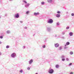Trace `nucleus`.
<instances>
[{
    "instance_id": "obj_1",
    "label": "nucleus",
    "mask_w": 74,
    "mask_h": 74,
    "mask_svg": "<svg viewBox=\"0 0 74 74\" xmlns=\"http://www.w3.org/2000/svg\"><path fill=\"white\" fill-rule=\"evenodd\" d=\"M23 1L25 4H25V8H28L29 7V5H30V4L27 3V1L25 0H24Z\"/></svg>"
},
{
    "instance_id": "obj_2",
    "label": "nucleus",
    "mask_w": 74,
    "mask_h": 74,
    "mask_svg": "<svg viewBox=\"0 0 74 74\" xmlns=\"http://www.w3.org/2000/svg\"><path fill=\"white\" fill-rule=\"evenodd\" d=\"M11 56L12 58H15L16 57V54L15 53H13L11 54Z\"/></svg>"
},
{
    "instance_id": "obj_3",
    "label": "nucleus",
    "mask_w": 74,
    "mask_h": 74,
    "mask_svg": "<svg viewBox=\"0 0 74 74\" xmlns=\"http://www.w3.org/2000/svg\"><path fill=\"white\" fill-rule=\"evenodd\" d=\"M48 72L50 74H52V73H53V70L51 68H50L49 69Z\"/></svg>"
},
{
    "instance_id": "obj_4",
    "label": "nucleus",
    "mask_w": 74,
    "mask_h": 74,
    "mask_svg": "<svg viewBox=\"0 0 74 74\" xmlns=\"http://www.w3.org/2000/svg\"><path fill=\"white\" fill-rule=\"evenodd\" d=\"M53 20L52 19H50L48 20V21L47 22V23H50V24H51L53 23Z\"/></svg>"
},
{
    "instance_id": "obj_5",
    "label": "nucleus",
    "mask_w": 74,
    "mask_h": 74,
    "mask_svg": "<svg viewBox=\"0 0 74 74\" xmlns=\"http://www.w3.org/2000/svg\"><path fill=\"white\" fill-rule=\"evenodd\" d=\"M15 17H16V18H19V13H16L15 14Z\"/></svg>"
},
{
    "instance_id": "obj_6",
    "label": "nucleus",
    "mask_w": 74,
    "mask_h": 74,
    "mask_svg": "<svg viewBox=\"0 0 74 74\" xmlns=\"http://www.w3.org/2000/svg\"><path fill=\"white\" fill-rule=\"evenodd\" d=\"M54 45L55 46V47L56 48H58V47H59V44L58 43H56L54 44Z\"/></svg>"
},
{
    "instance_id": "obj_7",
    "label": "nucleus",
    "mask_w": 74,
    "mask_h": 74,
    "mask_svg": "<svg viewBox=\"0 0 74 74\" xmlns=\"http://www.w3.org/2000/svg\"><path fill=\"white\" fill-rule=\"evenodd\" d=\"M33 62V60L32 59H31L29 61V64H32Z\"/></svg>"
},
{
    "instance_id": "obj_8",
    "label": "nucleus",
    "mask_w": 74,
    "mask_h": 74,
    "mask_svg": "<svg viewBox=\"0 0 74 74\" xmlns=\"http://www.w3.org/2000/svg\"><path fill=\"white\" fill-rule=\"evenodd\" d=\"M47 31H48V32H50L51 30V28H50V27H47Z\"/></svg>"
},
{
    "instance_id": "obj_9",
    "label": "nucleus",
    "mask_w": 74,
    "mask_h": 74,
    "mask_svg": "<svg viewBox=\"0 0 74 74\" xmlns=\"http://www.w3.org/2000/svg\"><path fill=\"white\" fill-rule=\"evenodd\" d=\"M39 14H40L39 12H35L34 13V15L35 16H37V15H39Z\"/></svg>"
},
{
    "instance_id": "obj_10",
    "label": "nucleus",
    "mask_w": 74,
    "mask_h": 74,
    "mask_svg": "<svg viewBox=\"0 0 74 74\" xmlns=\"http://www.w3.org/2000/svg\"><path fill=\"white\" fill-rule=\"evenodd\" d=\"M47 1L49 3H52V0H47Z\"/></svg>"
},
{
    "instance_id": "obj_11",
    "label": "nucleus",
    "mask_w": 74,
    "mask_h": 74,
    "mask_svg": "<svg viewBox=\"0 0 74 74\" xmlns=\"http://www.w3.org/2000/svg\"><path fill=\"white\" fill-rule=\"evenodd\" d=\"M60 16V14H57L56 15V17L57 18H59Z\"/></svg>"
},
{
    "instance_id": "obj_12",
    "label": "nucleus",
    "mask_w": 74,
    "mask_h": 74,
    "mask_svg": "<svg viewBox=\"0 0 74 74\" xmlns=\"http://www.w3.org/2000/svg\"><path fill=\"white\" fill-rule=\"evenodd\" d=\"M73 33L72 32H70L69 33V35L70 36H73Z\"/></svg>"
},
{
    "instance_id": "obj_13",
    "label": "nucleus",
    "mask_w": 74,
    "mask_h": 74,
    "mask_svg": "<svg viewBox=\"0 0 74 74\" xmlns=\"http://www.w3.org/2000/svg\"><path fill=\"white\" fill-rule=\"evenodd\" d=\"M6 33L7 34H10V33H11V31H6Z\"/></svg>"
},
{
    "instance_id": "obj_14",
    "label": "nucleus",
    "mask_w": 74,
    "mask_h": 74,
    "mask_svg": "<svg viewBox=\"0 0 74 74\" xmlns=\"http://www.w3.org/2000/svg\"><path fill=\"white\" fill-rule=\"evenodd\" d=\"M56 69H58L59 67V65L58 64H57L56 66Z\"/></svg>"
},
{
    "instance_id": "obj_15",
    "label": "nucleus",
    "mask_w": 74,
    "mask_h": 74,
    "mask_svg": "<svg viewBox=\"0 0 74 74\" xmlns=\"http://www.w3.org/2000/svg\"><path fill=\"white\" fill-rule=\"evenodd\" d=\"M66 45H70V42H66Z\"/></svg>"
},
{
    "instance_id": "obj_16",
    "label": "nucleus",
    "mask_w": 74,
    "mask_h": 74,
    "mask_svg": "<svg viewBox=\"0 0 74 74\" xmlns=\"http://www.w3.org/2000/svg\"><path fill=\"white\" fill-rule=\"evenodd\" d=\"M66 46H67L66 45H65V46L64 47V49H67V48H68V47H66Z\"/></svg>"
},
{
    "instance_id": "obj_17",
    "label": "nucleus",
    "mask_w": 74,
    "mask_h": 74,
    "mask_svg": "<svg viewBox=\"0 0 74 74\" xmlns=\"http://www.w3.org/2000/svg\"><path fill=\"white\" fill-rule=\"evenodd\" d=\"M65 57V56H64L62 55L61 56V58L62 59H63Z\"/></svg>"
},
{
    "instance_id": "obj_18",
    "label": "nucleus",
    "mask_w": 74,
    "mask_h": 74,
    "mask_svg": "<svg viewBox=\"0 0 74 74\" xmlns=\"http://www.w3.org/2000/svg\"><path fill=\"white\" fill-rule=\"evenodd\" d=\"M26 14H27V15H28V14H29V11H27L26 12Z\"/></svg>"
},
{
    "instance_id": "obj_19",
    "label": "nucleus",
    "mask_w": 74,
    "mask_h": 74,
    "mask_svg": "<svg viewBox=\"0 0 74 74\" xmlns=\"http://www.w3.org/2000/svg\"><path fill=\"white\" fill-rule=\"evenodd\" d=\"M62 47H60L59 48V50H62Z\"/></svg>"
},
{
    "instance_id": "obj_20",
    "label": "nucleus",
    "mask_w": 74,
    "mask_h": 74,
    "mask_svg": "<svg viewBox=\"0 0 74 74\" xmlns=\"http://www.w3.org/2000/svg\"><path fill=\"white\" fill-rule=\"evenodd\" d=\"M45 4V3L44 1H42L41 2V4L42 5H44Z\"/></svg>"
},
{
    "instance_id": "obj_21",
    "label": "nucleus",
    "mask_w": 74,
    "mask_h": 74,
    "mask_svg": "<svg viewBox=\"0 0 74 74\" xmlns=\"http://www.w3.org/2000/svg\"><path fill=\"white\" fill-rule=\"evenodd\" d=\"M45 47H46V46H45V45H43L42 46V47H43V48H45Z\"/></svg>"
},
{
    "instance_id": "obj_22",
    "label": "nucleus",
    "mask_w": 74,
    "mask_h": 74,
    "mask_svg": "<svg viewBox=\"0 0 74 74\" xmlns=\"http://www.w3.org/2000/svg\"><path fill=\"white\" fill-rule=\"evenodd\" d=\"M70 53V55H73V51H71Z\"/></svg>"
},
{
    "instance_id": "obj_23",
    "label": "nucleus",
    "mask_w": 74,
    "mask_h": 74,
    "mask_svg": "<svg viewBox=\"0 0 74 74\" xmlns=\"http://www.w3.org/2000/svg\"><path fill=\"white\" fill-rule=\"evenodd\" d=\"M20 73H23V70H21L20 71H19Z\"/></svg>"
},
{
    "instance_id": "obj_24",
    "label": "nucleus",
    "mask_w": 74,
    "mask_h": 74,
    "mask_svg": "<svg viewBox=\"0 0 74 74\" xmlns=\"http://www.w3.org/2000/svg\"><path fill=\"white\" fill-rule=\"evenodd\" d=\"M6 48H10V46L9 45H7L6 47Z\"/></svg>"
},
{
    "instance_id": "obj_25",
    "label": "nucleus",
    "mask_w": 74,
    "mask_h": 74,
    "mask_svg": "<svg viewBox=\"0 0 74 74\" xmlns=\"http://www.w3.org/2000/svg\"><path fill=\"white\" fill-rule=\"evenodd\" d=\"M0 38H1V39H2L3 38V36H0Z\"/></svg>"
},
{
    "instance_id": "obj_26",
    "label": "nucleus",
    "mask_w": 74,
    "mask_h": 74,
    "mask_svg": "<svg viewBox=\"0 0 74 74\" xmlns=\"http://www.w3.org/2000/svg\"><path fill=\"white\" fill-rule=\"evenodd\" d=\"M57 14H60V12L58 11L57 12Z\"/></svg>"
},
{
    "instance_id": "obj_27",
    "label": "nucleus",
    "mask_w": 74,
    "mask_h": 74,
    "mask_svg": "<svg viewBox=\"0 0 74 74\" xmlns=\"http://www.w3.org/2000/svg\"><path fill=\"white\" fill-rule=\"evenodd\" d=\"M25 48H26V47H25V46H24L23 47V49H25Z\"/></svg>"
},
{
    "instance_id": "obj_28",
    "label": "nucleus",
    "mask_w": 74,
    "mask_h": 74,
    "mask_svg": "<svg viewBox=\"0 0 74 74\" xmlns=\"http://www.w3.org/2000/svg\"><path fill=\"white\" fill-rule=\"evenodd\" d=\"M44 42H45V43L46 42H47V39H45L44 40Z\"/></svg>"
},
{
    "instance_id": "obj_29",
    "label": "nucleus",
    "mask_w": 74,
    "mask_h": 74,
    "mask_svg": "<svg viewBox=\"0 0 74 74\" xmlns=\"http://www.w3.org/2000/svg\"><path fill=\"white\" fill-rule=\"evenodd\" d=\"M57 26H59V23H57Z\"/></svg>"
},
{
    "instance_id": "obj_30",
    "label": "nucleus",
    "mask_w": 74,
    "mask_h": 74,
    "mask_svg": "<svg viewBox=\"0 0 74 74\" xmlns=\"http://www.w3.org/2000/svg\"><path fill=\"white\" fill-rule=\"evenodd\" d=\"M62 61H64V60H65V59L62 58Z\"/></svg>"
},
{
    "instance_id": "obj_31",
    "label": "nucleus",
    "mask_w": 74,
    "mask_h": 74,
    "mask_svg": "<svg viewBox=\"0 0 74 74\" xmlns=\"http://www.w3.org/2000/svg\"><path fill=\"white\" fill-rule=\"evenodd\" d=\"M30 69V67H28L27 68V69H28V70H29Z\"/></svg>"
},
{
    "instance_id": "obj_32",
    "label": "nucleus",
    "mask_w": 74,
    "mask_h": 74,
    "mask_svg": "<svg viewBox=\"0 0 74 74\" xmlns=\"http://www.w3.org/2000/svg\"><path fill=\"white\" fill-rule=\"evenodd\" d=\"M66 61H69V59L67 58H66Z\"/></svg>"
},
{
    "instance_id": "obj_33",
    "label": "nucleus",
    "mask_w": 74,
    "mask_h": 74,
    "mask_svg": "<svg viewBox=\"0 0 74 74\" xmlns=\"http://www.w3.org/2000/svg\"><path fill=\"white\" fill-rule=\"evenodd\" d=\"M71 65H72V63H70L69 64V66H71Z\"/></svg>"
},
{
    "instance_id": "obj_34",
    "label": "nucleus",
    "mask_w": 74,
    "mask_h": 74,
    "mask_svg": "<svg viewBox=\"0 0 74 74\" xmlns=\"http://www.w3.org/2000/svg\"><path fill=\"white\" fill-rule=\"evenodd\" d=\"M65 34V32H62V34H63V35H64Z\"/></svg>"
},
{
    "instance_id": "obj_35",
    "label": "nucleus",
    "mask_w": 74,
    "mask_h": 74,
    "mask_svg": "<svg viewBox=\"0 0 74 74\" xmlns=\"http://www.w3.org/2000/svg\"><path fill=\"white\" fill-rule=\"evenodd\" d=\"M62 38L63 39H65V38L64 36L62 37Z\"/></svg>"
},
{
    "instance_id": "obj_36",
    "label": "nucleus",
    "mask_w": 74,
    "mask_h": 74,
    "mask_svg": "<svg viewBox=\"0 0 74 74\" xmlns=\"http://www.w3.org/2000/svg\"><path fill=\"white\" fill-rule=\"evenodd\" d=\"M69 27H67L66 29H69Z\"/></svg>"
},
{
    "instance_id": "obj_37",
    "label": "nucleus",
    "mask_w": 74,
    "mask_h": 74,
    "mask_svg": "<svg viewBox=\"0 0 74 74\" xmlns=\"http://www.w3.org/2000/svg\"><path fill=\"white\" fill-rule=\"evenodd\" d=\"M74 13H72V14H71V16H74Z\"/></svg>"
},
{
    "instance_id": "obj_38",
    "label": "nucleus",
    "mask_w": 74,
    "mask_h": 74,
    "mask_svg": "<svg viewBox=\"0 0 74 74\" xmlns=\"http://www.w3.org/2000/svg\"><path fill=\"white\" fill-rule=\"evenodd\" d=\"M20 23H23V21H20Z\"/></svg>"
},
{
    "instance_id": "obj_39",
    "label": "nucleus",
    "mask_w": 74,
    "mask_h": 74,
    "mask_svg": "<svg viewBox=\"0 0 74 74\" xmlns=\"http://www.w3.org/2000/svg\"><path fill=\"white\" fill-rule=\"evenodd\" d=\"M27 27H24V28L25 29H27Z\"/></svg>"
},
{
    "instance_id": "obj_40",
    "label": "nucleus",
    "mask_w": 74,
    "mask_h": 74,
    "mask_svg": "<svg viewBox=\"0 0 74 74\" xmlns=\"http://www.w3.org/2000/svg\"><path fill=\"white\" fill-rule=\"evenodd\" d=\"M70 74H73V73L72 72H71Z\"/></svg>"
},
{
    "instance_id": "obj_41",
    "label": "nucleus",
    "mask_w": 74,
    "mask_h": 74,
    "mask_svg": "<svg viewBox=\"0 0 74 74\" xmlns=\"http://www.w3.org/2000/svg\"><path fill=\"white\" fill-rule=\"evenodd\" d=\"M1 43H2V42H1V41H0V44H1Z\"/></svg>"
},
{
    "instance_id": "obj_42",
    "label": "nucleus",
    "mask_w": 74,
    "mask_h": 74,
    "mask_svg": "<svg viewBox=\"0 0 74 74\" xmlns=\"http://www.w3.org/2000/svg\"><path fill=\"white\" fill-rule=\"evenodd\" d=\"M10 1H13L14 0H9Z\"/></svg>"
},
{
    "instance_id": "obj_43",
    "label": "nucleus",
    "mask_w": 74,
    "mask_h": 74,
    "mask_svg": "<svg viewBox=\"0 0 74 74\" xmlns=\"http://www.w3.org/2000/svg\"><path fill=\"white\" fill-rule=\"evenodd\" d=\"M5 16H7V14H5Z\"/></svg>"
},
{
    "instance_id": "obj_44",
    "label": "nucleus",
    "mask_w": 74,
    "mask_h": 74,
    "mask_svg": "<svg viewBox=\"0 0 74 74\" xmlns=\"http://www.w3.org/2000/svg\"><path fill=\"white\" fill-rule=\"evenodd\" d=\"M1 54H2L1 53V52H0V55H1Z\"/></svg>"
},
{
    "instance_id": "obj_45",
    "label": "nucleus",
    "mask_w": 74,
    "mask_h": 74,
    "mask_svg": "<svg viewBox=\"0 0 74 74\" xmlns=\"http://www.w3.org/2000/svg\"><path fill=\"white\" fill-rule=\"evenodd\" d=\"M35 36V34H34L33 35V36Z\"/></svg>"
},
{
    "instance_id": "obj_46",
    "label": "nucleus",
    "mask_w": 74,
    "mask_h": 74,
    "mask_svg": "<svg viewBox=\"0 0 74 74\" xmlns=\"http://www.w3.org/2000/svg\"><path fill=\"white\" fill-rule=\"evenodd\" d=\"M55 37H56L57 36V35H55Z\"/></svg>"
},
{
    "instance_id": "obj_47",
    "label": "nucleus",
    "mask_w": 74,
    "mask_h": 74,
    "mask_svg": "<svg viewBox=\"0 0 74 74\" xmlns=\"http://www.w3.org/2000/svg\"><path fill=\"white\" fill-rule=\"evenodd\" d=\"M35 74H38V73H36Z\"/></svg>"
},
{
    "instance_id": "obj_48",
    "label": "nucleus",
    "mask_w": 74,
    "mask_h": 74,
    "mask_svg": "<svg viewBox=\"0 0 74 74\" xmlns=\"http://www.w3.org/2000/svg\"><path fill=\"white\" fill-rule=\"evenodd\" d=\"M66 14H68V12H66Z\"/></svg>"
}]
</instances>
